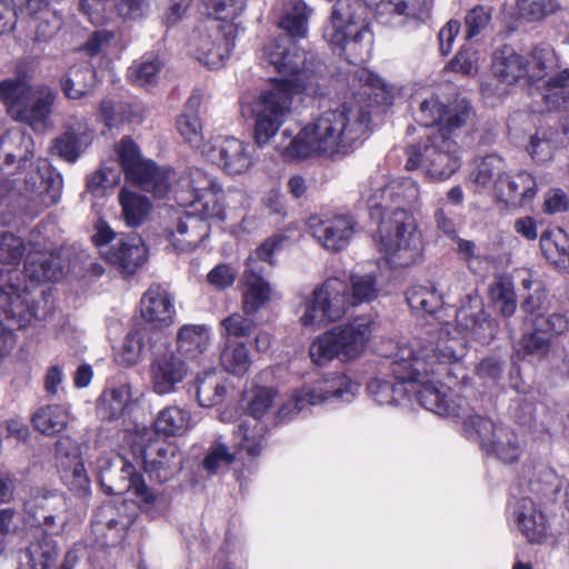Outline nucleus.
I'll return each mask as SVG.
<instances>
[{
  "instance_id": "obj_16",
  "label": "nucleus",
  "mask_w": 569,
  "mask_h": 569,
  "mask_svg": "<svg viewBox=\"0 0 569 569\" xmlns=\"http://www.w3.org/2000/svg\"><path fill=\"white\" fill-rule=\"evenodd\" d=\"M236 30L232 24H221L208 18L198 23L188 38V51L209 68L223 66L234 47Z\"/></svg>"
},
{
  "instance_id": "obj_55",
  "label": "nucleus",
  "mask_w": 569,
  "mask_h": 569,
  "mask_svg": "<svg viewBox=\"0 0 569 569\" xmlns=\"http://www.w3.org/2000/svg\"><path fill=\"white\" fill-rule=\"evenodd\" d=\"M163 64L158 56L147 53L134 61L128 70V78L138 86L154 84Z\"/></svg>"
},
{
  "instance_id": "obj_36",
  "label": "nucleus",
  "mask_w": 569,
  "mask_h": 569,
  "mask_svg": "<svg viewBox=\"0 0 569 569\" xmlns=\"http://www.w3.org/2000/svg\"><path fill=\"white\" fill-rule=\"evenodd\" d=\"M557 67L545 76L543 100L550 111H557L562 114L563 130L569 132V68L558 70Z\"/></svg>"
},
{
  "instance_id": "obj_41",
  "label": "nucleus",
  "mask_w": 569,
  "mask_h": 569,
  "mask_svg": "<svg viewBox=\"0 0 569 569\" xmlns=\"http://www.w3.org/2000/svg\"><path fill=\"white\" fill-rule=\"evenodd\" d=\"M193 427L191 413L178 406L161 409L154 421V431L166 437H181Z\"/></svg>"
},
{
  "instance_id": "obj_1",
  "label": "nucleus",
  "mask_w": 569,
  "mask_h": 569,
  "mask_svg": "<svg viewBox=\"0 0 569 569\" xmlns=\"http://www.w3.org/2000/svg\"><path fill=\"white\" fill-rule=\"evenodd\" d=\"M465 357L462 339H452V345L441 340L435 348L432 342L413 338L400 343L392 356V380L377 377L368 383L370 397L379 405L398 406L417 402L441 417H463L467 402L458 390L435 381L446 365L458 363Z\"/></svg>"
},
{
  "instance_id": "obj_23",
  "label": "nucleus",
  "mask_w": 569,
  "mask_h": 569,
  "mask_svg": "<svg viewBox=\"0 0 569 569\" xmlns=\"http://www.w3.org/2000/svg\"><path fill=\"white\" fill-rule=\"evenodd\" d=\"M308 227L312 237L325 250L340 252L353 239L357 221L348 213L325 212L311 216Z\"/></svg>"
},
{
  "instance_id": "obj_2",
  "label": "nucleus",
  "mask_w": 569,
  "mask_h": 569,
  "mask_svg": "<svg viewBox=\"0 0 569 569\" xmlns=\"http://www.w3.org/2000/svg\"><path fill=\"white\" fill-rule=\"evenodd\" d=\"M260 62L281 78L254 98H241L240 110L243 117L254 120L253 140L259 148H263L290 116L293 96L316 92L313 84L317 77L308 63L307 53L288 36L270 39L261 49Z\"/></svg>"
},
{
  "instance_id": "obj_5",
  "label": "nucleus",
  "mask_w": 569,
  "mask_h": 569,
  "mask_svg": "<svg viewBox=\"0 0 569 569\" xmlns=\"http://www.w3.org/2000/svg\"><path fill=\"white\" fill-rule=\"evenodd\" d=\"M369 123V104L346 102L321 112L293 137L288 130L282 131L276 149L286 160L343 158L367 139Z\"/></svg>"
},
{
  "instance_id": "obj_3",
  "label": "nucleus",
  "mask_w": 569,
  "mask_h": 569,
  "mask_svg": "<svg viewBox=\"0 0 569 569\" xmlns=\"http://www.w3.org/2000/svg\"><path fill=\"white\" fill-rule=\"evenodd\" d=\"M260 62L281 78L254 98H241L240 110L243 117L254 120L253 140L259 148H263L290 116L293 96L316 92L313 84L317 77L308 63L307 53L288 36L270 39L261 49Z\"/></svg>"
},
{
  "instance_id": "obj_30",
  "label": "nucleus",
  "mask_w": 569,
  "mask_h": 569,
  "mask_svg": "<svg viewBox=\"0 0 569 569\" xmlns=\"http://www.w3.org/2000/svg\"><path fill=\"white\" fill-rule=\"evenodd\" d=\"M188 373V366L173 351L167 350L157 355L150 365V377L157 395H169L176 391Z\"/></svg>"
},
{
  "instance_id": "obj_61",
  "label": "nucleus",
  "mask_w": 569,
  "mask_h": 569,
  "mask_svg": "<svg viewBox=\"0 0 569 569\" xmlns=\"http://www.w3.org/2000/svg\"><path fill=\"white\" fill-rule=\"evenodd\" d=\"M238 269L231 263H218L207 274V282L216 290H226L233 286Z\"/></svg>"
},
{
  "instance_id": "obj_53",
  "label": "nucleus",
  "mask_w": 569,
  "mask_h": 569,
  "mask_svg": "<svg viewBox=\"0 0 569 569\" xmlns=\"http://www.w3.org/2000/svg\"><path fill=\"white\" fill-rule=\"evenodd\" d=\"M558 132L553 128L540 127L535 134L530 137L527 151L537 163H545L553 158L557 147L556 137Z\"/></svg>"
},
{
  "instance_id": "obj_52",
  "label": "nucleus",
  "mask_w": 569,
  "mask_h": 569,
  "mask_svg": "<svg viewBox=\"0 0 569 569\" xmlns=\"http://www.w3.org/2000/svg\"><path fill=\"white\" fill-rule=\"evenodd\" d=\"M94 71L89 66L72 67L62 80V90L69 99L86 96L94 82Z\"/></svg>"
},
{
  "instance_id": "obj_27",
  "label": "nucleus",
  "mask_w": 569,
  "mask_h": 569,
  "mask_svg": "<svg viewBox=\"0 0 569 569\" xmlns=\"http://www.w3.org/2000/svg\"><path fill=\"white\" fill-rule=\"evenodd\" d=\"M57 543L52 538L42 536L31 541L30 545L20 550L17 559V569H51L58 558ZM77 562L74 552L69 551L58 569H73Z\"/></svg>"
},
{
  "instance_id": "obj_63",
  "label": "nucleus",
  "mask_w": 569,
  "mask_h": 569,
  "mask_svg": "<svg viewBox=\"0 0 569 569\" xmlns=\"http://www.w3.org/2000/svg\"><path fill=\"white\" fill-rule=\"evenodd\" d=\"M234 459L233 453L230 452L229 448L217 440L210 448L209 453L203 460V467L210 472L218 471L221 467L230 465Z\"/></svg>"
},
{
  "instance_id": "obj_22",
  "label": "nucleus",
  "mask_w": 569,
  "mask_h": 569,
  "mask_svg": "<svg viewBox=\"0 0 569 569\" xmlns=\"http://www.w3.org/2000/svg\"><path fill=\"white\" fill-rule=\"evenodd\" d=\"M472 116V108L468 100L456 99L445 103L438 96L431 94L420 102L415 119L420 126H438V132L450 133L466 126Z\"/></svg>"
},
{
  "instance_id": "obj_43",
  "label": "nucleus",
  "mask_w": 569,
  "mask_h": 569,
  "mask_svg": "<svg viewBox=\"0 0 569 569\" xmlns=\"http://www.w3.org/2000/svg\"><path fill=\"white\" fill-rule=\"evenodd\" d=\"M506 172L505 160L498 154H488L475 161V167L469 173V182L475 192L492 188L497 179Z\"/></svg>"
},
{
  "instance_id": "obj_54",
  "label": "nucleus",
  "mask_w": 569,
  "mask_h": 569,
  "mask_svg": "<svg viewBox=\"0 0 569 569\" xmlns=\"http://www.w3.org/2000/svg\"><path fill=\"white\" fill-rule=\"evenodd\" d=\"M515 278L520 282L521 287L527 291H533L522 302V309L535 315L542 308L546 299V292L541 281L535 276L533 271L528 268H520L515 271Z\"/></svg>"
},
{
  "instance_id": "obj_58",
  "label": "nucleus",
  "mask_w": 569,
  "mask_h": 569,
  "mask_svg": "<svg viewBox=\"0 0 569 569\" xmlns=\"http://www.w3.org/2000/svg\"><path fill=\"white\" fill-rule=\"evenodd\" d=\"M38 14L34 40L38 42H48L61 29L63 23L62 17L56 10H46Z\"/></svg>"
},
{
  "instance_id": "obj_46",
  "label": "nucleus",
  "mask_w": 569,
  "mask_h": 569,
  "mask_svg": "<svg viewBox=\"0 0 569 569\" xmlns=\"http://www.w3.org/2000/svg\"><path fill=\"white\" fill-rule=\"evenodd\" d=\"M540 249L550 263L561 269L569 267V238L562 229L543 231L540 237Z\"/></svg>"
},
{
  "instance_id": "obj_48",
  "label": "nucleus",
  "mask_w": 569,
  "mask_h": 569,
  "mask_svg": "<svg viewBox=\"0 0 569 569\" xmlns=\"http://www.w3.org/2000/svg\"><path fill=\"white\" fill-rule=\"evenodd\" d=\"M70 418L69 410L62 405H49L39 408L31 418L36 430L46 436H53L66 429Z\"/></svg>"
},
{
  "instance_id": "obj_64",
  "label": "nucleus",
  "mask_w": 569,
  "mask_h": 569,
  "mask_svg": "<svg viewBox=\"0 0 569 569\" xmlns=\"http://www.w3.org/2000/svg\"><path fill=\"white\" fill-rule=\"evenodd\" d=\"M478 51L471 48H462L451 60L449 67L455 72L473 76L478 71Z\"/></svg>"
},
{
  "instance_id": "obj_50",
  "label": "nucleus",
  "mask_w": 569,
  "mask_h": 569,
  "mask_svg": "<svg viewBox=\"0 0 569 569\" xmlns=\"http://www.w3.org/2000/svg\"><path fill=\"white\" fill-rule=\"evenodd\" d=\"M119 202L122 208L123 220L129 227L140 226L150 209V202L144 196L124 188L119 193Z\"/></svg>"
},
{
  "instance_id": "obj_20",
  "label": "nucleus",
  "mask_w": 569,
  "mask_h": 569,
  "mask_svg": "<svg viewBox=\"0 0 569 569\" xmlns=\"http://www.w3.org/2000/svg\"><path fill=\"white\" fill-rule=\"evenodd\" d=\"M201 156L229 176L246 173L254 163V148L247 141L229 136L207 140Z\"/></svg>"
},
{
  "instance_id": "obj_32",
  "label": "nucleus",
  "mask_w": 569,
  "mask_h": 569,
  "mask_svg": "<svg viewBox=\"0 0 569 569\" xmlns=\"http://www.w3.org/2000/svg\"><path fill=\"white\" fill-rule=\"evenodd\" d=\"M152 0H80V10L93 24H100L111 18L117 8L120 16L129 19L143 17Z\"/></svg>"
},
{
  "instance_id": "obj_35",
  "label": "nucleus",
  "mask_w": 569,
  "mask_h": 569,
  "mask_svg": "<svg viewBox=\"0 0 569 569\" xmlns=\"http://www.w3.org/2000/svg\"><path fill=\"white\" fill-rule=\"evenodd\" d=\"M512 516L529 542L542 543L549 537L547 518L531 498L518 500L512 507Z\"/></svg>"
},
{
  "instance_id": "obj_15",
  "label": "nucleus",
  "mask_w": 569,
  "mask_h": 569,
  "mask_svg": "<svg viewBox=\"0 0 569 569\" xmlns=\"http://www.w3.org/2000/svg\"><path fill=\"white\" fill-rule=\"evenodd\" d=\"M116 152L126 180L156 198H164L170 191V181L174 172L160 168L150 159L141 156L139 147L129 137H123L116 146Z\"/></svg>"
},
{
  "instance_id": "obj_10",
  "label": "nucleus",
  "mask_w": 569,
  "mask_h": 569,
  "mask_svg": "<svg viewBox=\"0 0 569 569\" xmlns=\"http://www.w3.org/2000/svg\"><path fill=\"white\" fill-rule=\"evenodd\" d=\"M54 100L56 92L48 86H31L21 77L0 81V101L8 114L34 130L46 128Z\"/></svg>"
},
{
  "instance_id": "obj_11",
  "label": "nucleus",
  "mask_w": 569,
  "mask_h": 569,
  "mask_svg": "<svg viewBox=\"0 0 569 569\" xmlns=\"http://www.w3.org/2000/svg\"><path fill=\"white\" fill-rule=\"evenodd\" d=\"M371 333V321L356 318L318 336L310 345V358L317 366H326L333 359L352 361L363 353Z\"/></svg>"
},
{
  "instance_id": "obj_19",
  "label": "nucleus",
  "mask_w": 569,
  "mask_h": 569,
  "mask_svg": "<svg viewBox=\"0 0 569 569\" xmlns=\"http://www.w3.org/2000/svg\"><path fill=\"white\" fill-rule=\"evenodd\" d=\"M463 425L468 438L479 440L487 452L495 453L501 461L512 463L521 456L520 442L509 428L481 416H469Z\"/></svg>"
},
{
  "instance_id": "obj_24",
  "label": "nucleus",
  "mask_w": 569,
  "mask_h": 569,
  "mask_svg": "<svg viewBox=\"0 0 569 569\" xmlns=\"http://www.w3.org/2000/svg\"><path fill=\"white\" fill-rule=\"evenodd\" d=\"M56 458L61 481L74 495L87 496L90 491V480L78 445L69 437L60 438L57 442Z\"/></svg>"
},
{
  "instance_id": "obj_29",
  "label": "nucleus",
  "mask_w": 569,
  "mask_h": 569,
  "mask_svg": "<svg viewBox=\"0 0 569 569\" xmlns=\"http://www.w3.org/2000/svg\"><path fill=\"white\" fill-rule=\"evenodd\" d=\"M143 469L151 478L166 482L181 470L182 457L174 445L154 442L141 450Z\"/></svg>"
},
{
  "instance_id": "obj_4",
  "label": "nucleus",
  "mask_w": 569,
  "mask_h": 569,
  "mask_svg": "<svg viewBox=\"0 0 569 569\" xmlns=\"http://www.w3.org/2000/svg\"><path fill=\"white\" fill-rule=\"evenodd\" d=\"M370 218L378 222L376 241L391 268H406L422 259V234L410 213L420 199L418 183L411 178L390 181L371 178L362 191Z\"/></svg>"
},
{
  "instance_id": "obj_9",
  "label": "nucleus",
  "mask_w": 569,
  "mask_h": 569,
  "mask_svg": "<svg viewBox=\"0 0 569 569\" xmlns=\"http://www.w3.org/2000/svg\"><path fill=\"white\" fill-rule=\"evenodd\" d=\"M325 38L339 48L351 63L357 64L369 58L373 34L368 22L367 1L338 0L325 30Z\"/></svg>"
},
{
  "instance_id": "obj_13",
  "label": "nucleus",
  "mask_w": 569,
  "mask_h": 569,
  "mask_svg": "<svg viewBox=\"0 0 569 569\" xmlns=\"http://www.w3.org/2000/svg\"><path fill=\"white\" fill-rule=\"evenodd\" d=\"M557 67V56L548 48L522 54L512 48L497 50L492 59L495 77L506 84L532 86Z\"/></svg>"
},
{
  "instance_id": "obj_60",
  "label": "nucleus",
  "mask_w": 569,
  "mask_h": 569,
  "mask_svg": "<svg viewBox=\"0 0 569 569\" xmlns=\"http://www.w3.org/2000/svg\"><path fill=\"white\" fill-rule=\"evenodd\" d=\"M247 8V0H216L212 6L214 14L213 20L221 24H232L236 28L234 21L244 12Z\"/></svg>"
},
{
  "instance_id": "obj_39",
  "label": "nucleus",
  "mask_w": 569,
  "mask_h": 569,
  "mask_svg": "<svg viewBox=\"0 0 569 569\" xmlns=\"http://www.w3.org/2000/svg\"><path fill=\"white\" fill-rule=\"evenodd\" d=\"M211 346L210 327L184 325L177 333V349L188 359L198 360Z\"/></svg>"
},
{
  "instance_id": "obj_26",
  "label": "nucleus",
  "mask_w": 569,
  "mask_h": 569,
  "mask_svg": "<svg viewBox=\"0 0 569 569\" xmlns=\"http://www.w3.org/2000/svg\"><path fill=\"white\" fill-rule=\"evenodd\" d=\"M366 1L368 10L375 6L372 10L376 20L389 27H401L411 20H423L429 11L427 0H380L376 3Z\"/></svg>"
},
{
  "instance_id": "obj_31",
  "label": "nucleus",
  "mask_w": 569,
  "mask_h": 569,
  "mask_svg": "<svg viewBox=\"0 0 569 569\" xmlns=\"http://www.w3.org/2000/svg\"><path fill=\"white\" fill-rule=\"evenodd\" d=\"M273 298L271 283L262 276L260 268L254 267V259L248 258L242 274L241 305L246 315H254L264 308Z\"/></svg>"
},
{
  "instance_id": "obj_42",
  "label": "nucleus",
  "mask_w": 569,
  "mask_h": 569,
  "mask_svg": "<svg viewBox=\"0 0 569 569\" xmlns=\"http://www.w3.org/2000/svg\"><path fill=\"white\" fill-rule=\"evenodd\" d=\"M131 402V387L127 383L106 388L97 402V412L103 420L120 419Z\"/></svg>"
},
{
  "instance_id": "obj_14",
  "label": "nucleus",
  "mask_w": 569,
  "mask_h": 569,
  "mask_svg": "<svg viewBox=\"0 0 569 569\" xmlns=\"http://www.w3.org/2000/svg\"><path fill=\"white\" fill-rule=\"evenodd\" d=\"M407 154L406 169L420 168L425 176L433 181L448 180L462 164L460 146L445 132H435L427 138L422 147H410Z\"/></svg>"
},
{
  "instance_id": "obj_18",
  "label": "nucleus",
  "mask_w": 569,
  "mask_h": 569,
  "mask_svg": "<svg viewBox=\"0 0 569 569\" xmlns=\"http://www.w3.org/2000/svg\"><path fill=\"white\" fill-rule=\"evenodd\" d=\"M69 503L58 490L36 488L23 502L27 521L51 536L63 532L69 523Z\"/></svg>"
},
{
  "instance_id": "obj_8",
  "label": "nucleus",
  "mask_w": 569,
  "mask_h": 569,
  "mask_svg": "<svg viewBox=\"0 0 569 569\" xmlns=\"http://www.w3.org/2000/svg\"><path fill=\"white\" fill-rule=\"evenodd\" d=\"M349 286L340 278L327 279L305 300V311L300 322L307 328H319L340 319L348 307L370 302L378 298L379 286L375 271H355Z\"/></svg>"
},
{
  "instance_id": "obj_17",
  "label": "nucleus",
  "mask_w": 569,
  "mask_h": 569,
  "mask_svg": "<svg viewBox=\"0 0 569 569\" xmlns=\"http://www.w3.org/2000/svg\"><path fill=\"white\" fill-rule=\"evenodd\" d=\"M277 391L271 387L256 386L244 396L246 410L250 419L243 420L234 433L240 452L249 457H258L263 447L267 427L260 419L272 407Z\"/></svg>"
},
{
  "instance_id": "obj_38",
  "label": "nucleus",
  "mask_w": 569,
  "mask_h": 569,
  "mask_svg": "<svg viewBox=\"0 0 569 569\" xmlns=\"http://www.w3.org/2000/svg\"><path fill=\"white\" fill-rule=\"evenodd\" d=\"M202 96L193 92L186 102L183 112L177 118L176 126L182 139L201 153L203 139V124L199 116Z\"/></svg>"
},
{
  "instance_id": "obj_56",
  "label": "nucleus",
  "mask_w": 569,
  "mask_h": 569,
  "mask_svg": "<svg viewBox=\"0 0 569 569\" xmlns=\"http://www.w3.org/2000/svg\"><path fill=\"white\" fill-rule=\"evenodd\" d=\"M146 337L147 332L141 328L128 332L118 353V360L121 365L132 366L141 360L147 347Z\"/></svg>"
},
{
  "instance_id": "obj_40",
  "label": "nucleus",
  "mask_w": 569,
  "mask_h": 569,
  "mask_svg": "<svg viewBox=\"0 0 569 569\" xmlns=\"http://www.w3.org/2000/svg\"><path fill=\"white\" fill-rule=\"evenodd\" d=\"M32 147L33 141L30 136L20 129L9 130L0 138V160L8 166L18 161L19 167L23 168L33 156Z\"/></svg>"
},
{
  "instance_id": "obj_62",
  "label": "nucleus",
  "mask_w": 569,
  "mask_h": 569,
  "mask_svg": "<svg viewBox=\"0 0 569 569\" xmlns=\"http://www.w3.org/2000/svg\"><path fill=\"white\" fill-rule=\"evenodd\" d=\"M220 325L221 335L227 338L248 337L254 327V322L251 319L244 317L239 312L232 313L229 317L224 318Z\"/></svg>"
},
{
  "instance_id": "obj_7",
  "label": "nucleus",
  "mask_w": 569,
  "mask_h": 569,
  "mask_svg": "<svg viewBox=\"0 0 569 569\" xmlns=\"http://www.w3.org/2000/svg\"><path fill=\"white\" fill-rule=\"evenodd\" d=\"M406 299L416 312L438 315L441 337L437 343L443 340L452 345V339H462L466 350L467 337L485 343L496 335L495 323L486 315L483 303L476 293H469L456 311L451 307L443 308L442 296L431 282L411 286L406 292ZM437 346L433 345L435 348Z\"/></svg>"
},
{
  "instance_id": "obj_51",
  "label": "nucleus",
  "mask_w": 569,
  "mask_h": 569,
  "mask_svg": "<svg viewBox=\"0 0 569 569\" xmlns=\"http://www.w3.org/2000/svg\"><path fill=\"white\" fill-rule=\"evenodd\" d=\"M220 362L227 372L242 377L248 373L251 366L249 350L244 343L226 342Z\"/></svg>"
},
{
  "instance_id": "obj_57",
  "label": "nucleus",
  "mask_w": 569,
  "mask_h": 569,
  "mask_svg": "<svg viewBox=\"0 0 569 569\" xmlns=\"http://www.w3.org/2000/svg\"><path fill=\"white\" fill-rule=\"evenodd\" d=\"M517 6L519 14L528 21H539L559 8L556 0H517Z\"/></svg>"
},
{
  "instance_id": "obj_37",
  "label": "nucleus",
  "mask_w": 569,
  "mask_h": 569,
  "mask_svg": "<svg viewBox=\"0 0 569 569\" xmlns=\"http://www.w3.org/2000/svg\"><path fill=\"white\" fill-rule=\"evenodd\" d=\"M141 317L157 328L168 327L173 322L174 306L172 298L159 284H152L140 300Z\"/></svg>"
},
{
  "instance_id": "obj_34",
  "label": "nucleus",
  "mask_w": 569,
  "mask_h": 569,
  "mask_svg": "<svg viewBox=\"0 0 569 569\" xmlns=\"http://www.w3.org/2000/svg\"><path fill=\"white\" fill-rule=\"evenodd\" d=\"M26 190L37 192L42 207H50L60 200L62 177L51 169L46 159H39L36 169L29 172L24 180Z\"/></svg>"
},
{
  "instance_id": "obj_28",
  "label": "nucleus",
  "mask_w": 569,
  "mask_h": 569,
  "mask_svg": "<svg viewBox=\"0 0 569 569\" xmlns=\"http://www.w3.org/2000/svg\"><path fill=\"white\" fill-rule=\"evenodd\" d=\"M148 249L137 233L122 234L103 252L107 262L124 274H133L147 261Z\"/></svg>"
},
{
  "instance_id": "obj_49",
  "label": "nucleus",
  "mask_w": 569,
  "mask_h": 569,
  "mask_svg": "<svg viewBox=\"0 0 569 569\" xmlns=\"http://www.w3.org/2000/svg\"><path fill=\"white\" fill-rule=\"evenodd\" d=\"M227 395L226 381L214 371H207L197 378V399L201 407L221 403Z\"/></svg>"
},
{
  "instance_id": "obj_12",
  "label": "nucleus",
  "mask_w": 569,
  "mask_h": 569,
  "mask_svg": "<svg viewBox=\"0 0 569 569\" xmlns=\"http://www.w3.org/2000/svg\"><path fill=\"white\" fill-rule=\"evenodd\" d=\"M16 270H0V358L16 346L14 329L26 328L36 317V307L28 287L13 282Z\"/></svg>"
},
{
  "instance_id": "obj_59",
  "label": "nucleus",
  "mask_w": 569,
  "mask_h": 569,
  "mask_svg": "<svg viewBox=\"0 0 569 569\" xmlns=\"http://www.w3.org/2000/svg\"><path fill=\"white\" fill-rule=\"evenodd\" d=\"M26 246L23 241L11 232H4L0 238V261L3 264L16 267L19 264Z\"/></svg>"
},
{
  "instance_id": "obj_25",
  "label": "nucleus",
  "mask_w": 569,
  "mask_h": 569,
  "mask_svg": "<svg viewBox=\"0 0 569 569\" xmlns=\"http://www.w3.org/2000/svg\"><path fill=\"white\" fill-rule=\"evenodd\" d=\"M64 269L66 263L61 257V250L56 251L40 242H30L24 273L31 282L58 281L63 277Z\"/></svg>"
},
{
  "instance_id": "obj_6",
  "label": "nucleus",
  "mask_w": 569,
  "mask_h": 569,
  "mask_svg": "<svg viewBox=\"0 0 569 569\" xmlns=\"http://www.w3.org/2000/svg\"><path fill=\"white\" fill-rule=\"evenodd\" d=\"M179 183L181 190L174 192V198L187 211L178 218L174 230H167L166 237L174 251L187 252L209 236L211 222L226 219L224 192L214 178L199 168L190 169Z\"/></svg>"
},
{
  "instance_id": "obj_33",
  "label": "nucleus",
  "mask_w": 569,
  "mask_h": 569,
  "mask_svg": "<svg viewBox=\"0 0 569 569\" xmlns=\"http://www.w3.org/2000/svg\"><path fill=\"white\" fill-rule=\"evenodd\" d=\"M496 198L509 207H522L529 203L537 193L535 177L527 171L516 174L505 172L493 184Z\"/></svg>"
},
{
  "instance_id": "obj_47",
  "label": "nucleus",
  "mask_w": 569,
  "mask_h": 569,
  "mask_svg": "<svg viewBox=\"0 0 569 569\" xmlns=\"http://www.w3.org/2000/svg\"><path fill=\"white\" fill-rule=\"evenodd\" d=\"M552 346V339L540 325L533 323V330L523 333L516 346L520 359L533 361L547 357Z\"/></svg>"
},
{
  "instance_id": "obj_21",
  "label": "nucleus",
  "mask_w": 569,
  "mask_h": 569,
  "mask_svg": "<svg viewBox=\"0 0 569 569\" xmlns=\"http://www.w3.org/2000/svg\"><path fill=\"white\" fill-rule=\"evenodd\" d=\"M359 383L352 381L343 373H330L317 381L313 387L298 390L288 405L279 410V416L284 418L287 408L292 406L293 410L301 411L307 406L319 405L328 400L351 401L359 391Z\"/></svg>"
},
{
  "instance_id": "obj_44",
  "label": "nucleus",
  "mask_w": 569,
  "mask_h": 569,
  "mask_svg": "<svg viewBox=\"0 0 569 569\" xmlns=\"http://www.w3.org/2000/svg\"><path fill=\"white\" fill-rule=\"evenodd\" d=\"M313 9L305 0H288L279 26L290 38H303L308 33Z\"/></svg>"
},
{
  "instance_id": "obj_45",
  "label": "nucleus",
  "mask_w": 569,
  "mask_h": 569,
  "mask_svg": "<svg viewBox=\"0 0 569 569\" xmlns=\"http://www.w3.org/2000/svg\"><path fill=\"white\" fill-rule=\"evenodd\" d=\"M122 478L128 482L123 490H132L133 493L142 501V508L151 517L158 515V509H163L166 500L163 497L156 495L142 480L141 476L134 472V467L131 463L124 462L121 468Z\"/></svg>"
}]
</instances>
